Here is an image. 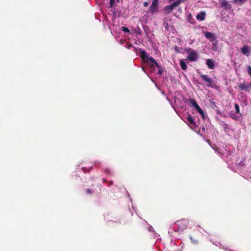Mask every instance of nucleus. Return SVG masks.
I'll list each match as a JSON object with an SVG mask.
<instances>
[{"mask_svg":"<svg viewBox=\"0 0 251 251\" xmlns=\"http://www.w3.org/2000/svg\"><path fill=\"white\" fill-rule=\"evenodd\" d=\"M140 57L143 60V61L147 63H149V61H151L152 63V65L151 66H153L155 65L156 67H158L159 64L156 61V60L152 57H149L146 54V52L145 50H141L140 52Z\"/></svg>","mask_w":251,"mask_h":251,"instance_id":"f257e3e1","label":"nucleus"},{"mask_svg":"<svg viewBox=\"0 0 251 251\" xmlns=\"http://www.w3.org/2000/svg\"><path fill=\"white\" fill-rule=\"evenodd\" d=\"M188 223L189 222L188 220L183 219L177 221L176 223V225L178 226V231H182L184 229H186Z\"/></svg>","mask_w":251,"mask_h":251,"instance_id":"f03ea898","label":"nucleus"},{"mask_svg":"<svg viewBox=\"0 0 251 251\" xmlns=\"http://www.w3.org/2000/svg\"><path fill=\"white\" fill-rule=\"evenodd\" d=\"M182 1H175L173 3L169 5H167L166 7H165L164 10L165 11L166 14L170 13L172 11V10L175 7L178 6L181 3V2Z\"/></svg>","mask_w":251,"mask_h":251,"instance_id":"7ed1b4c3","label":"nucleus"},{"mask_svg":"<svg viewBox=\"0 0 251 251\" xmlns=\"http://www.w3.org/2000/svg\"><path fill=\"white\" fill-rule=\"evenodd\" d=\"M199 74L202 79L208 83L207 86L209 87L212 86V84L213 83L212 78L209 77L207 75H203L200 73H199Z\"/></svg>","mask_w":251,"mask_h":251,"instance_id":"20e7f679","label":"nucleus"},{"mask_svg":"<svg viewBox=\"0 0 251 251\" xmlns=\"http://www.w3.org/2000/svg\"><path fill=\"white\" fill-rule=\"evenodd\" d=\"M198 58V55L195 50L191 52L187 56V59L192 62L196 61Z\"/></svg>","mask_w":251,"mask_h":251,"instance_id":"39448f33","label":"nucleus"},{"mask_svg":"<svg viewBox=\"0 0 251 251\" xmlns=\"http://www.w3.org/2000/svg\"><path fill=\"white\" fill-rule=\"evenodd\" d=\"M158 1H153L151 6L150 7V11L152 13L157 11L158 10Z\"/></svg>","mask_w":251,"mask_h":251,"instance_id":"423d86ee","label":"nucleus"},{"mask_svg":"<svg viewBox=\"0 0 251 251\" xmlns=\"http://www.w3.org/2000/svg\"><path fill=\"white\" fill-rule=\"evenodd\" d=\"M241 50L242 53L243 54L246 55V54H249V52H251V48L248 45H245V46H244L241 48Z\"/></svg>","mask_w":251,"mask_h":251,"instance_id":"0eeeda50","label":"nucleus"},{"mask_svg":"<svg viewBox=\"0 0 251 251\" xmlns=\"http://www.w3.org/2000/svg\"><path fill=\"white\" fill-rule=\"evenodd\" d=\"M206 64L208 67L210 69H213L215 67V61L213 59H207Z\"/></svg>","mask_w":251,"mask_h":251,"instance_id":"6e6552de","label":"nucleus"},{"mask_svg":"<svg viewBox=\"0 0 251 251\" xmlns=\"http://www.w3.org/2000/svg\"><path fill=\"white\" fill-rule=\"evenodd\" d=\"M238 88L242 90L245 91H248L249 92V88H251V85H250L249 87L247 86L245 83H241L238 85Z\"/></svg>","mask_w":251,"mask_h":251,"instance_id":"1a4fd4ad","label":"nucleus"},{"mask_svg":"<svg viewBox=\"0 0 251 251\" xmlns=\"http://www.w3.org/2000/svg\"><path fill=\"white\" fill-rule=\"evenodd\" d=\"M187 119L191 126H196V123L194 122V118L191 115L189 114L187 116Z\"/></svg>","mask_w":251,"mask_h":251,"instance_id":"9d476101","label":"nucleus"},{"mask_svg":"<svg viewBox=\"0 0 251 251\" xmlns=\"http://www.w3.org/2000/svg\"><path fill=\"white\" fill-rule=\"evenodd\" d=\"M205 13L204 12H201L196 16V18L198 20L203 21L205 18Z\"/></svg>","mask_w":251,"mask_h":251,"instance_id":"9b49d317","label":"nucleus"},{"mask_svg":"<svg viewBox=\"0 0 251 251\" xmlns=\"http://www.w3.org/2000/svg\"><path fill=\"white\" fill-rule=\"evenodd\" d=\"M221 7H224L226 9H230L231 5L228 3V1H222L221 4Z\"/></svg>","mask_w":251,"mask_h":251,"instance_id":"f8f14e48","label":"nucleus"},{"mask_svg":"<svg viewBox=\"0 0 251 251\" xmlns=\"http://www.w3.org/2000/svg\"><path fill=\"white\" fill-rule=\"evenodd\" d=\"M205 36L209 40L215 39V36L213 33L210 32H206L204 33Z\"/></svg>","mask_w":251,"mask_h":251,"instance_id":"ddd939ff","label":"nucleus"},{"mask_svg":"<svg viewBox=\"0 0 251 251\" xmlns=\"http://www.w3.org/2000/svg\"><path fill=\"white\" fill-rule=\"evenodd\" d=\"M195 108L197 110L198 112L201 115L203 119H204L205 117L204 112H203L201 108L199 106V105H197Z\"/></svg>","mask_w":251,"mask_h":251,"instance_id":"4468645a","label":"nucleus"},{"mask_svg":"<svg viewBox=\"0 0 251 251\" xmlns=\"http://www.w3.org/2000/svg\"><path fill=\"white\" fill-rule=\"evenodd\" d=\"M180 66L183 70H186L187 68L185 62L183 60L180 61Z\"/></svg>","mask_w":251,"mask_h":251,"instance_id":"2eb2a0df","label":"nucleus"},{"mask_svg":"<svg viewBox=\"0 0 251 251\" xmlns=\"http://www.w3.org/2000/svg\"><path fill=\"white\" fill-rule=\"evenodd\" d=\"M189 101L191 105L195 108L196 107L197 105H198V104L197 103V101L194 99H190L189 100Z\"/></svg>","mask_w":251,"mask_h":251,"instance_id":"dca6fc26","label":"nucleus"},{"mask_svg":"<svg viewBox=\"0 0 251 251\" xmlns=\"http://www.w3.org/2000/svg\"><path fill=\"white\" fill-rule=\"evenodd\" d=\"M187 20L189 23L192 24H194L195 23V20L193 18L191 14H189L187 17Z\"/></svg>","mask_w":251,"mask_h":251,"instance_id":"f3484780","label":"nucleus"},{"mask_svg":"<svg viewBox=\"0 0 251 251\" xmlns=\"http://www.w3.org/2000/svg\"><path fill=\"white\" fill-rule=\"evenodd\" d=\"M230 117L233 120H235V121H238L239 119V117L236 115H235V114H230Z\"/></svg>","mask_w":251,"mask_h":251,"instance_id":"a211bd4d","label":"nucleus"},{"mask_svg":"<svg viewBox=\"0 0 251 251\" xmlns=\"http://www.w3.org/2000/svg\"><path fill=\"white\" fill-rule=\"evenodd\" d=\"M235 108L236 110V113L237 114L240 113V107L238 103H235Z\"/></svg>","mask_w":251,"mask_h":251,"instance_id":"6ab92c4d","label":"nucleus"},{"mask_svg":"<svg viewBox=\"0 0 251 251\" xmlns=\"http://www.w3.org/2000/svg\"><path fill=\"white\" fill-rule=\"evenodd\" d=\"M144 30L146 34H149V27L147 25L143 26Z\"/></svg>","mask_w":251,"mask_h":251,"instance_id":"aec40b11","label":"nucleus"},{"mask_svg":"<svg viewBox=\"0 0 251 251\" xmlns=\"http://www.w3.org/2000/svg\"><path fill=\"white\" fill-rule=\"evenodd\" d=\"M121 29L122 30V31H124L126 33H129L130 32V31L128 29V28H127L126 27H125V26H122L121 27Z\"/></svg>","mask_w":251,"mask_h":251,"instance_id":"412c9836","label":"nucleus"},{"mask_svg":"<svg viewBox=\"0 0 251 251\" xmlns=\"http://www.w3.org/2000/svg\"><path fill=\"white\" fill-rule=\"evenodd\" d=\"M136 33L137 34L139 35H141L142 34V30L138 26H137V28L136 29Z\"/></svg>","mask_w":251,"mask_h":251,"instance_id":"4be33fe9","label":"nucleus"},{"mask_svg":"<svg viewBox=\"0 0 251 251\" xmlns=\"http://www.w3.org/2000/svg\"><path fill=\"white\" fill-rule=\"evenodd\" d=\"M157 68L158 69V74H160V75H161L163 73V72L162 67H161V66L160 65H159V67H157Z\"/></svg>","mask_w":251,"mask_h":251,"instance_id":"5701e85b","label":"nucleus"},{"mask_svg":"<svg viewBox=\"0 0 251 251\" xmlns=\"http://www.w3.org/2000/svg\"><path fill=\"white\" fill-rule=\"evenodd\" d=\"M193 51H194V50L191 48H188L185 49V51L189 54L190 53V52H192Z\"/></svg>","mask_w":251,"mask_h":251,"instance_id":"b1692460","label":"nucleus"},{"mask_svg":"<svg viewBox=\"0 0 251 251\" xmlns=\"http://www.w3.org/2000/svg\"><path fill=\"white\" fill-rule=\"evenodd\" d=\"M115 1H110L109 7H111V8H112L113 7H114V5L115 4Z\"/></svg>","mask_w":251,"mask_h":251,"instance_id":"393cba45","label":"nucleus"},{"mask_svg":"<svg viewBox=\"0 0 251 251\" xmlns=\"http://www.w3.org/2000/svg\"><path fill=\"white\" fill-rule=\"evenodd\" d=\"M212 45H213L212 50H217V43H213Z\"/></svg>","mask_w":251,"mask_h":251,"instance_id":"a878e982","label":"nucleus"},{"mask_svg":"<svg viewBox=\"0 0 251 251\" xmlns=\"http://www.w3.org/2000/svg\"><path fill=\"white\" fill-rule=\"evenodd\" d=\"M86 191L87 194H89V195L92 194V192L90 188H87L86 189Z\"/></svg>","mask_w":251,"mask_h":251,"instance_id":"bb28decb","label":"nucleus"},{"mask_svg":"<svg viewBox=\"0 0 251 251\" xmlns=\"http://www.w3.org/2000/svg\"><path fill=\"white\" fill-rule=\"evenodd\" d=\"M248 72L249 75L251 76V67L248 66Z\"/></svg>","mask_w":251,"mask_h":251,"instance_id":"cd10ccee","label":"nucleus"},{"mask_svg":"<svg viewBox=\"0 0 251 251\" xmlns=\"http://www.w3.org/2000/svg\"><path fill=\"white\" fill-rule=\"evenodd\" d=\"M149 5V3L147 2V1H145L144 3V6H148Z\"/></svg>","mask_w":251,"mask_h":251,"instance_id":"c85d7f7f","label":"nucleus"},{"mask_svg":"<svg viewBox=\"0 0 251 251\" xmlns=\"http://www.w3.org/2000/svg\"><path fill=\"white\" fill-rule=\"evenodd\" d=\"M132 47H133V45H132V44H130V45H129L128 46L127 48H128V49H129L130 48Z\"/></svg>","mask_w":251,"mask_h":251,"instance_id":"c756f323","label":"nucleus"},{"mask_svg":"<svg viewBox=\"0 0 251 251\" xmlns=\"http://www.w3.org/2000/svg\"><path fill=\"white\" fill-rule=\"evenodd\" d=\"M112 184H113V182H112V181H110V182H109V186H110V185H112Z\"/></svg>","mask_w":251,"mask_h":251,"instance_id":"7c9ffc66","label":"nucleus"},{"mask_svg":"<svg viewBox=\"0 0 251 251\" xmlns=\"http://www.w3.org/2000/svg\"><path fill=\"white\" fill-rule=\"evenodd\" d=\"M105 171H106V173L107 174H108V172H109V171H108V170H106Z\"/></svg>","mask_w":251,"mask_h":251,"instance_id":"2f4dec72","label":"nucleus"},{"mask_svg":"<svg viewBox=\"0 0 251 251\" xmlns=\"http://www.w3.org/2000/svg\"><path fill=\"white\" fill-rule=\"evenodd\" d=\"M103 182H106V180L105 179H103Z\"/></svg>","mask_w":251,"mask_h":251,"instance_id":"473e14b6","label":"nucleus"}]
</instances>
